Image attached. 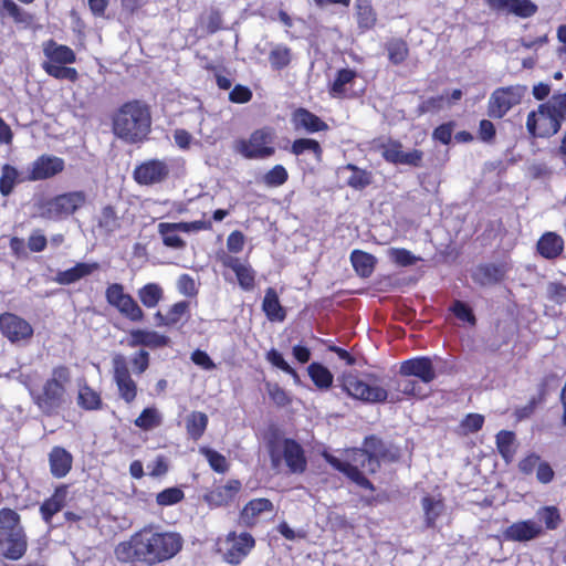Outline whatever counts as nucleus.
Here are the masks:
<instances>
[{
  "mask_svg": "<svg viewBox=\"0 0 566 566\" xmlns=\"http://www.w3.org/2000/svg\"><path fill=\"white\" fill-rule=\"evenodd\" d=\"M169 172L167 164L163 160L150 159L134 170V178L139 185H154L161 182Z\"/></svg>",
  "mask_w": 566,
  "mask_h": 566,
  "instance_id": "nucleus-18",
  "label": "nucleus"
},
{
  "mask_svg": "<svg viewBox=\"0 0 566 566\" xmlns=\"http://www.w3.org/2000/svg\"><path fill=\"white\" fill-rule=\"evenodd\" d=\"M19 172L18 170L10 166L4 165L2 168V175L0 178V192L3 196H8L11 193L15 182L18 181Z\"/></svg>",
  "mask_w": 566,
  "mask_h": 566,
  "instance_id": "nucleus-50",
  "label": "nucleus"
},
{
  "mask_svg": "<svg viewBox=\"0 0 566 566\" xmlns=\"http://www.w3.org/2000/svg\"><path fill=\"white\" fill-rule=\"evenodd\" d=\"M506 273L507 266L503 263L482 264L474 270L472 277L480 285H493L502 281Z\"/></svg>",
  "mask_w": 566,
  "mask_h": 566,
  "instance_id": "nucleus-23",
  "label": "nucleus"
},
{
  "mask_svg": "<svg viewBox=\"0 0 566 566\" xmlns=\"http://www.w3.org/2000/svg\"><path fill=\"white\" fill-rule=\"evenodd\" d=\"M105 297L109 305L115 307L123 316L132 322H140L144 312L132 295L125 293L124 286L119 283H112L105 291Z\"/></svg>",
  "mask_w": 566,
  "mask_h": 566,
  "instance_id": "nucleus-12",
  "label": "nucleus"
},
{
  "mask_svg": "<svg viewBox=\"0 0 566 566\" xmlns=\"http://www.w3.org/2000/svg\"><path fill=\"white\" fill-rule=\"evenodd\" d=\"M308 375L314 384L322 389H327L332 386L333 375L326 367L321 364H311L308 366Z\"/></svg>",
  "mask_w": 566,
  "mask_h": 566,
  "instance_id": "nucleus-42",
  "label": "nucleus"
},
{
  "mask_svg": "<svg viewBox=\"0 0 566 566\" xmlns=\"http://www.w3.org/2000/svg\"><path fill=\"white\" fill-rule=\"evenodd\" d=\"M361 450L370 455V458L377 459L379 464L380 460L395 461L397 459V454L388 450L384 442L374 436L365 439Z\"/></svg>",
  "mask_w": 566,
  "mask_h": 566,
  "instance_id": "nucleus-33",
  "label": "nucleus"
},
{
  "mask_svg": "<svg viewBox=\"0 0 566 566\" xmlns=\"http://www.w3.org/2000/svg\"><path fill=\"white\" fill-rule=\"evenodd\" d=\"M71 384V370L66 366H56L41 389H30V395L39 410L52 417L59 413L70 402L67 387Z\"/></svg>",
  "mask_w": 566,
  "mask_h": 566,
  "instance_id": "nucleus-3",
  "label": "nucleus"
},
{
  "mask_svg": "<svg viewBox=\"0 0 566 566\" xmlns=\"http://www.w3.org/2000/svg\"><path fill=\"white\" fill-rule=\"evenodd\" d=\"M4 11L17 23H28L31 21V15L23 11L13 0H2L0 15H2Z\"/></svg>",
  "mask_w": 566,
  "mask_h": 566,
  "instance_id": "nucleus-51",
  "label": "nucleus"
},
{
  "mask_svg": "<svg viewBox=\"0 0 566 566\" xmlns=\"http://www.w3.org/2000/svg\"><path fill=\"white\" fill-rule=\"evenodd\" d=\"M325 460L336 470L346 474L357 485L374 490L373 484L365 476L366 473H375L380 464L377 459L370 458L361 449L346 451L345 460H340L331 454H324Z\"/></svg>",
  "mask_w": 566,
  "mask_h": 566,
  "instance_id": "nucleus-6",
  "label": "nucleus"
},
{
  "mask_svg": "<svg viewBox=\"0 0 566 566\" xmlns=\"http://www.w3.org/2000/svg\"><path fill=\"white\" fill-rule=\"evenodd\" d=\"M357 19L360 28L370 29L376 23V13L371 7L370 0H357Z\"/></svg>",
  "mask_w": 566,
  "mask_h": 566,
  "instance_id": "nucleus-43",
  "label": "nucleus"
},
{
  "mask_svg": "<svg viewBox=\"0 0 566 566\" xmlns=\"http://www.w3.org/2000/svg\"><path fill=\"white\" fill-rule=\"evenodd\" d=\"M50 471L54 478H64L72 469L73 457L62 447H54L49 453Z\"/></svg>",
  "mask_w": 566,
  "mask_h": 566,
  "instance_id": "nucleus-25",
  "label": "nucleus"
},
{
  "mask_svg": "<svg viewBox=\"0 0 566 566\" xmlns=\"http://www.w3.org/2000/svg\"><path fill=\"white\" fill-rule=\"evenodd\" d=\"M169 337L161 335L155 331H145V346L149 348H158L168 345Z\"/></svg>",
  "mask_w": 566,
  "mask_h": 566,
  "instance_id": "nucleus-64",
  "label": "nucleus"
},
{
  "mask_svg": "<svg viewBox=\"0 0 566 566\" xmlns=\"http://www.w3.org/2000/svg\"><path fill=\"white\" fill-rule=\"evenodd\" d=\"M527 92L524 85H514L495 90L489 99V115L502 118L513 106L521 103Z\"/></svg>",
  "mask_w": 566,
  "mask_h": 566,
  "instance_id": "nucleus-11",
  "label": "nucleus"
},
{
  "mask_svg": "<svg viewBox=\"0 0 566 566\" xmlns=\"http://www.w3.org/2000/svg\"><path fill=\"white\" fill-rule=\"evenodd\" d=\"M28 541L20 515L11 509L0 510V557L10 560L22 558Z\"/></svg>",
  "mask_w": 566,
  "mask_h": 566,
  "instance_id": "nucleus-5",
  "label": "nucleus"
},
{
  "mask_svg": "<svg viewBox=\"0 0 566 566\" xmlns=\"http://www.w3.org/2000/svg\"><path fill=\"white\" fill-rule=\"evenodd\" d=\"M275 133L264 127L253 132L248 139L237 144V150L248 159H264L275 153Z\"/></svg>",
  "mask_w": 566,
  "mask_h": 566,
  "instance_id": "nucleus-9",
  "label": "nucleus"
},
{
  "mask_svg": "<svg viewBox=\"0 0 566 566\" xmlns=\"http://www.w3.org/2000/svg\"><path fill=\"white\" fill-rule=\"evenodd\" d=\"M163 226H169V223L161 222L158 224V232L163 237L164 244L172 249H182L185 241L177 234V231L174 229H165Z\"/></svg>",
  "mask_w": 566,
  "mask_h": 566,
  "instance_id": "nucleus-52",
  "label": "nucleus"
},
{
  "mask_svg": "<svg viewBox=\"0 0 566 566\" xmlns=\"http://www.w3.org/2000/svg\"><path fill=\"white\" fill-rule=\"evenodd\" d=\"M113 378L116 384L118 396L126 402L132 403L137 396V384L132 378L126 357L115 354L112 358Z\"/></svg>",
  "mask_w": 566,
  "mask_h": 566,
  "instance_id": "nucleus-13",
  "label": "nucleus"
},
{
  "mask_svg": "<svg viewBox=\"0 0 566 566\" xmlns=\"http://www.w3.org/2000/svg\"><path fill=\"white\" fill-rule=\"evenodd\" d=\"M268 394L270 398L273 400V402L280 407L287 406L290 403V397L285 392L284 389H282L276 384H268L266 385Z\"/></svg>",
  "mask_w": 566,
  "mask_h": 566,
  "instance_id": "nucleus-62",
  "label": "nucleus"
},
{
  "mask_svg": "<svg viewBox=\"0 0 566 566\" xmlns=\"http://www.w3.org/2000/svg\"><path fill=\"white\" fill-rule=\"evenodd\" d=\"M77 405L85 410H98L102 408V398L97 391L84 382L78 386Z\"/></svg>",
  "mask_w": 566,
  "mask_h": 566,
  "instance_id": "nucleus-35",
  "label": "nucleus"
},
{
  "mask_svg": "<svg viewBox=\"0 0 566 566\" xmlns=\"http://www.w3.org/2000/svg\"><path fill=\"white\" fill-rule=\"evenodd\" d=\"M447 103L448 102H447V96L446 95H439V96L430 97V98L423 101L419 105V113L420 114H424V113L439 112L440 109H442L447 105Z\"/></svg>",
  "mask_w": 566,
  "mask_h": 566,
  "instance_id": "nucleus-58",
  "label": "nucleus"
},
{
  "mask_svg": "<svg viewBox=\"0 0 566 566\" xmlns=\"http://www.w3.org/2000/svg\"><path fill=\"white\" fill-rule=\"evenodd\" d=\"M338 175L346 177V184L356 190H363L373 182V174L368 170L360 169L354 164H347L339 167L337 170Z\"/></svg>",
  "mask_w": 566,
  "mask_h": 566,
  "instance_id": "nucleus-24",
  "label": "nucleus"
},
{
  "mask_svg": "<svg viewBox=\"0 0 566 566\" xmlns=\"http://www.w3.org/2000/svg\"><path fill=\"white\" fill-rule=\"evenodd\" d=\"M355 76L356 73L349 69H343L338 71L337 76L332 84V93L335 96L342 95L344 93L345 85L350 83Z\"/></svg>",
  "mask_w": 566,
  "mask_h": 566,
  "instance_id": "nucleus-55",
  "label": "nucleus"
},
{
  "mask_svg": "<svg viewBox=\"0 0 566 566\" xmlns=\"http://www.w3.org/2000/svg\"><path fill=\"white\" fill-rule=\"evenodd\" d=\"M287 178L289 174L286 169L282 165H275L264 175L263 181L269 187H279L282 186Z\"/></svg>",
  "mask_w": 566,
  "mask_h": 566,
  "instance_id": "nucleus-53",
  "label": "nucleus"
},
{
  "mask_svg": "<svg viewBox=\"0 0 566 566\" xmlns=\"http://www.w3.org/2000/svg\"><path fill=\"white\" fill-rule=\"evenodd\" d=\"M188 308H189V303L185 302V301L174 304L170 307L168 314L166 315V319L163 324L164 325H174V324L178 323L180 321L181 316H184L188 312Z\"/></svg>",
  "mask_w": 566,
  "mask_h": 566,
  "instance_id": "nucleus-59",
  "label": "nucleus"
},
{
  "mask_svg": "<svg viewBox=\"0 0 566 566\" xmlns=\"http://www.w3.org/2000/svg\"><path fill=\"white\" fill-rule=\"evenodd\" d=\"M182 543V537L178 533L144 528L135 533L129 541L119 543L115 548V556L122 563L139 560L155 565L177 555Z\"/></svg>",
  "mask_w": 566,
  "mask_h": 566,
  "instance_id": "nucleus-1",
  "label": "nucleus"
},
{
  "mask_svg": "<svg viewBox=\"0 0 566 566\" xmlns=\"http://www.w3.org/2000/svg\"><path fill=\"white\" fill-rule=\"evenodd\" d=\"M255 541L249 533H241L237 535L234 532L228 534L226 538V551L223 559L232 565H238L248 556L254 547Z\"/></svg>",
  "mask_w": 566,
  "mask_h": 566,
  "instance_id": "nucleus-15",
  "label": "nucleus"
},
{
  "mask_svg": "<svg viewBox=\"0 0 566 566\" xmlns=\"http://www.w3.org/2000/svg\"><path fill=\"white\" fill-rule=\"evenodd\" d=\"M163 418L160 412L154 408H146L142 411L138 418L135 419L134 423L136 427L143 430H151L161 424Z\"/></svg>",
  "mask_w": 566,
  "mask_h": 566,
  "instance_id": "nucleus-41",
  "label": "nucleus"
},
{
  "mask_svg": "<svg viewBox=\"0 0 566 566\" xmlns=\"http://www.w3.org/2000/svg\"><path fill=\"white\" fill-rule=\"evenodd\" d=\"M97 227L105 234H111L119 228L118 217L112 206L102 209L97 219Z\"/></svg>",
  "mask_w": 566,
  "mask_h": 566,
  "instance_id": "nucleus-39",
  "label": "nucleus"
},
{
  "mask_svg": "<svg viewBox=\"0 0 566 566\" xmlns=\"http://www.w3.org/2000/svg\"><path fill=\"white\" fill-rule=\"evenodd\" d=\"M67 488L59 486L53 495L44 501V503L40 507V512L42 514L43 520L49 523L54 514L60 512L66 500Z\"/></svg>",
  "mask_w": 566,
  "mask_h": 566,
  "instance_id": "nucleus-31",
  "label": "nucleus"
},
{
  "mask_svg": "<svg viewBox=\"0 0 566 566\" xmlns=\"http://www.w3.org/2000/svg\"><path fill=\"white\" fill-rule=\"evenodd\" d=\"M543 534V527L539 522L534 520L518 521L503 531L506 541L528 542L539 537Z\"/></svg>",
  "mask_w": 566,
  "mask_h": 566,
  "instance_id": "nucleus-19",
  "label": "nucleus"
},
{
  "mask_svg": "<svg viewBox=\"0 0 566 566\" xmlns=\"http://www.w3.org/2000/svg\"><path fill=\"white\" fill-rule=\"evenodd\" d=\"M496 447L506 462H510L516 451L515 434L511 431H500L496 434Z\"/></svg>",
  "mask_w": 566,
  "mask_h": 566,
  "instance_id": "nucleus-38",
  "label": "nucleus"
},
{
  "mask_svg": "<svg viewBox=\"0 0 566 566\" xmlns=\"http://www.w3.org/2000/svg\"><path fill=\"white\" fill-rule=\"evenodd\" d=\"M262 310L271 322H283L285 318V310L281 305L279 295L273 287L266 289Z\"/></svg>",
  "mask_w": 566,
  "mask_h": 566,
  "instance_id": "nucleus-30",
  "label": "nucleus"
},
{
  "mask_svg": "<svg viewBox=\"0 0 566 566\" xmlns=\"http://www.w3.org/2000/svg\"><path fill=\"white\" fill-rule=\"evenodd\" d=\"M386 253L388 259L399 266H409L420 260L418 256L413 255L406 249L390 248Z\"/></svg>",
  "mask_w": 566,
  "mask_h": 566,
  "instance_id": "nucleus-49",
  "label": "nucleus"
},
{
  "mask_svg": "<svg viewBox=\"0 0 566 566\" xmlns=\"http://www.w3.org/2000/svg\"><path fill=\"white\" fill-rule=\"evenodd\" d=\"M48 245V239L42 232V230L36 229L33 230L28 238V248L32 252H41Z\"/></svg>",
  "mask_w": 566,
  "mask_h": 566,
  "instance_id": "nucleus-61",
  "label": "nucleus"
},
{
  "mask_svg": "<svg viewBox=\"0 0 566 566\" xmlns=\"http://www.w3.org/2000/svg\"><path fill=\"white\" fill-rule=\"evenodd\" d=\"M293 123L296 129L316 133L327 129V124L318 116L305 108H298L293 113Z\"/></svg>",
  "mask_w": 566,
  "mask_h": 566,
  "instance_id": "nucleus-27",
  "label": "nucleus"
},
{
  "mask_svg": "<svg viewBox=\"0 0 566 566\" xmlns=\"http://www.w3.org/2000/svg\"><path fill=\"white\" fill-rule=\"evenodd\" d=\"M269 61L274 70L284 69L292 61V52L286 45L276 44L269 54Z\"/></svg>",
  "mask_w": 566,
  "mask_h": 566,
  "instance_id": "nucleus-40",
  "label": "nucleus"
},
{
  "mask_svg": "<svg viewBox=\"0 0 566 566\" xmlns=\"http://www.w3.org/2000/svg\"><path fill=\"white\" fill-rule=\"evenodd\" d=\"M536 249L543 258L554 260L562 254L564 240L555 232H546L537 241Z\"/></svg>",
  "mask_w": 566,
  "mask_h": 566,
  "instance_id": "nucleus-26",
  "label": "nucleus"
},
{
  "mask_svg": "<svg viewBox=\"0 0 566 566\" xmlns=\"http://www.w3.org/2000/svg\"><path fill=\"white\" fill-rule=\"evenodd\" d=\"M546 293L548 298L557 304L566 302V286L562 283L551 282L547 285Z\"/></svg>",
  "mask_w": 566,
  "mask_h": 566,
  "instance_id": "nucleus-63",
  "label": "nucleus"
},
{
  "mask_svg": "<svg viewBox=\"0 0 566 566\" xmlns=\"http://www.w3.org/2000/svg\"><path fill=\"white\" fill-rule=\"evenodd\" d=\"M42 67L49 75L59 80H69L71 82H75L78 77L77 71L74 67L65 66V64L44 62Z\"/></svg>",
  "mask_w": 566,
  "mask_h": 566,
  "instance_id": "nucleus-44",
  "label": "nucleus"
},
{
  "mask_svg": "<svg viewBox=\"0 0 566 566\" xmlns=\"http://www.w3.org/2000/svg\"><path fill=\"white\" fill-rule=\"evenodd\" d=\"M43 53L48 57V62L54 64H71L76 60L74 51L62 44H57L55 41L50 40L44 44Z\"/></svg>",
  "mask_w": 566,
  "mask_h": 566,
  "instance_id": "nucleus-28",
  "label": "nucleus"
},
{
  "mask_svg": "<svg viewBox=\"0 0 566 566\" xmlns=\"http://www.w3.org/2000/svg\"><path fill=\"white\" fill-rule=\"evenodd\" d=\"M352 264L361 277H368L375 268L376 259L366 252L360 250H354L350 254Z\"/></svg>",
  "mask_w": 566,
  "mask_h": 566,
  "instance_id": "nucleus-34",
  "label": "nucleus"
},
{
  "mask_svg": "<svg viewBox=\"0 0 566 566\" xmlns=\"http://www.w3.org/2000/svg\"><path fill=\"white\" fill-rule=\"evenodd\" d=\"M184 499V492L179 488H168L157 494V503L163 506L174 505Z\"/></svg>",
  "mask_w": 566,
  "mask_h": 566,
  "instance_id": "nucleus-56",
  "label": "nucleus"
},
{
  "mask_svg": "<svg viewBox=\"0 0 566 566\" xmlns=\"http://www.w3.org/2000/svg\"><path fill=\"white\" fill-rule=\"evenodd\" d=\"M273 504L268 499L251 500L241 511V520L245 525H253L256 517L264 512H272Z\"/></svg>",
  "mask_w": 566,
  "mask_h": 566,
  "instance_id": "nucleus-32",
  "label": "nucleus"
},
{
  "mask_svg": "<svg viewBox=\"0 0 566 566\" xmlns=\"http://www.w3.org/2000/svg\"><path fill=\"white\" fill-rule=\"evenodd\" d=\"M422 509L424 511L426 523L428 526H433L436 520L443 510V504L440 500H434L430 496L422 499Z\"/></svg>",
  "mask_w": 566,
  "mask_h": 566,
  "instance_id": "nucleus-47",
  "label": "nucleus"
},
{
  "mask_svg": "<svg viewBox=\"0 0 566 566\" xmlns=\"http://www.w3.org/2000/svg\"><path fill=\"white\" fill-rule=\"evenodd\" d=\"M0 331L12 344H28L33 337L31 324L13 313L0 315Z\"/></svg>",
  "mask_w": 566,
  "mask_h": 566,
  "instance_id": "nucleus-14",
  "label": "nucleus"
},
{
  "mask_svg": "<svg viewBox=\"0 0 566 566\" xmlns=\"http://www.w3.org/2000/svg\"><path fill=\"white\" fill-rule=\"evenodd\" d=\"M381 156L386 161L395 165L419 167L421 166L423 153L418 149L405 150L400 143L390 142L382 146Z\"/></svg>",
  "mask_w": 566,
  "mask_h": 566,
  "instance_id": "nucleus-16",
  "label": "nucleus"
},
{
  "mask_svg": "<svg viewBox=\"0 0 566 566\" xmlns=\"http://www.w3.org/2000/svg\"><path fill=\"white\" fill-rule=\"evenodd\" d=\"M223 266L232 270L237 276L240 287L244 291H251L255 285V271L252 266L239 258L223 254L220 258Z\"/></svg>",
  "mask_w": 566,
  "mask_h": 566,
  "instance_id": "nucleus-20",
  "label": "nucleus"
},
{
  "mask_svg": "<svg viewBox=\"0 0 566 566\" xmlns=\"http://www.w3.org/2000/svg\"><path fill=\"white\" fill-rule=\"evenodd\" d=\"M137 296L144 306L153 308L161 301L164 290L157 283H148L138 290Z\"/></svg>",
  "mask_w": 566,
  "mask_h": 566,
  "instance_id": "nucleus-37",
  "label": "nucleus"
},
{
  "mask_svg": "<svg viewBox=\"0 0 566 566\" xmlns=\"http://www.w3.org/2000/svg\"><path fill=\"white\" fill-rule=\"evenodd\" d=\"M272 467L279 470L282 460L285 461L292 473H303L306 469V459L303 448L292 439H276L269 446Z\"/></svg>",
  "mask_w": 566,
  "mask_h": 566,
  "instance_id": "nucleus-7",
  "label": "nucleus"
},
{
  "mask_svg": "<svg viewBox=\"0 0 566 566\" xmlns=\"http://www.w3.org/2000/svg\"><path fill=\"white\" fill-rule=\"evenodd\" d=\"M227 492H228L227 489H223L222 486H218L207 495V501L209 502L210 505H213V506L226 505L234 499L232 495L228 494Z\"/></svg>",
  "mask_w": 566,
  "mask_h": 566,
  "instance_id": "nucleus-60",
  "label": "nucleus"
},
{
  "mask_svg": "<svg viewBox=\"0 0 566 566\" xmlns=\"http://www.w3.org/2000/svg\"><path fill=\"white\" fill-rule=\"evenodd\" d=\"M399 373L403 377H417L424 384L431 382L437 376L432 360L428 357H417L403 361Z\"/></svg>",
  "mask_w": 566,
  "mask_h": 566,
  "instance_id": "nucleus-21",
  "label": "nucleus"
},
{
  "mask_svg": "<svg viewBox=\"0 0 566 566\" xmlns=\"http://www.w3.org/2000/svg\"><path fill=\"white\" fill-rule=\"evenodd\" d=\"M368 377L370 381H365L352 373L344 374L340 379L342 387L350 397L368 403L396 402L401 399L400 394L420 395L417 382L408 378L395 379L386 388L376 384L374 375Z\"/></svg>",
  "mask_w": 566,
  "mask_h": 566,
  "instance_id": "nucleus-2",
  "label": "nucleus"
},
{
  "mask_svg": "<svg viewBox=\"0 0 566 566\" xmlns=\"http://www.w3.org/2000/svg\"><path fill=\"white\" fill-rule=\"evenodd\" d=\"M150 113L140 102H129L120 107L114 119V133L128 143L143 140L150 130Z\"/></svg>",
  "mask_w": 566,
  "mask_h": 566,
  "instance_id": "nucleus-4",
  "label": "nucleus"
},
{
  "mask_svg": "<svg viewBox=\"0 0 566 566\" xmlns=\"http://www.w3.org/2000/svg\"><path fill=\"white\" fill-rule=\"evenodd\" d=\"M266 359L275 367L280 368L281 370L290 374L295 381H298V375L297 373L285 361L282 354L277 352L276 349H271L266 354Z\"/></svg>",
  "mask_w": 566,
  "mask_h": 566,
  "instance_id": "nucleus-57",
  "label": "nucleus"
},
{
  "mask_svg": "<svg viewBox=\"0 0 566 566\" xmlns=\"http://www.w3.org/2000/svg\"><path fill=\"white\" fill-rule=\"evenodd\" d=\"M64 160L56 156L42 155L29 168L28 180L36 181L52 178L63 171Z\"/></svg>",
  "mask_w": 566,
  "mask_h": 566,
  "instance_id": "nucleus-17",
  "label": "nucleus"
},
{
  "mask_svg": "<svg viewBox=\"0 0 566 566\" xmlns=\"http://www.w3.org/2000/svg\"><path fill=\"white\" fill-rule=\"evenodd\" d=\"M537 515L544 521L546 528L555 530L558 527L562 518L555 506H545L538 510Z\"/></svg>",
  "mask_w": 566,
  "mask_h": 566,
  "instance_id": "nucleus-54",
  "label": "nucleus"
},
{
  "mask_svg": "<svg viewBox=\"0 0 566 566\" xmlns=\"http://www.w3.org/2000/svg\"><path fill=\"white\" fill-rule=\"evenodd\" d=\"M486 2L493 10L512 12L523 18L531 17L536 11V6L530 0H486Z\"/></svg>",
  "mask_w": 566,
  "mask_h": 566,
  "instance_id": "nucleus-22",
  "label": "nucleus"
},
{
  "mask_svg": "<svg viewBox=\"0 0 566 566\" xmlns=\"http://www.w3.org/2000/svg\"><path fill=\"white\" fill-rule=\"evenodd\" d=\"M98 269L97 263H77L75 266L65 271H60L54 281L59 284L67 285L90 275Z\"/></svg>",
  "mask_w": 566,
  "mask_h": 566,
  "instance_id": "nucleus-29",
  "label": "nucleus"
},
{
  "mask_svg": "<svg viewBox=\"0 0 566 566\" xmlns=\"http://www.w3.org/2000/svg\"><path fill=\"white\" fill-rule=\"evenodd\" d=\"M87 200L84 191H70L48 200L42 206L41 216L49 220H60L81 209Z\"/></svg>",
  "mask_w": 566,
  "mask_h": 566,
  "instance_id": "nucleus-10",
  "label": "nucleus"
},
{
  "mask_svg": "<svg viewBox=\"0 0 566 566\" xmlns=\"http://www.w3.org/2000/svg\"><path fill=\"white\" fill-rule=\"evenodd\" d=\"M208 426V416L200 411H192L186 418V429L189 437L198 440L202 437Z\"/></svg>",
  "mask_w": 566,
  "mask_h": 566,
  "instance_id": "nucleus-36",
  "label": "nucleus"
},
{
  "mask_svg": "<svg viewBox=\"0 0 566 566\" xmlns=\"http://www.w3.org/2000/svg\"><path fill=\"white\" fill-rule=\"evenodd\" d=\"M199 452L202 455H205V458L207 459V461L209 462V465L211 467V469L213 471H216L218 473H224L228 471L229 463H228L226 457L222 455L221 453H219L218 451L212 450L207 447H201L199 449Z\"/></svg>",
  "mask_w": 566,
  "mask_h": 566,
  "instance_id": "nucleus-45",
  "label": "nucleus"
},
{
  "mask_svg": "<svg viewBox=\"0 0 566 566\" xmlns=\"http://www.w3.org/2000/svg\"><path fill=\"white\" fill-rule=\"evenodd\" d=\"M386 48L390 62L396 65L402 63L408 56L409 50L402 40H391Z\"/></svg>",
  "mask_w": 566,
  "mask_h": 566,
  "instance_id": "nucleus-48",
  "label": "nucleus"
},
{
  "mask_svg": "<svg viewBox=\"0 0 566 566\" xmlns=\"http://www.w3.org/2000/svg\"><path fill=\"white\" fill-rule=\"evenodd\" d=\"M560 126L562 122L549 101L538 105L536 111L527 115L526 129L532 137H551L560 129Z\"/></svg>",
  "mask_w": 566,
  "mask_h": 566,
  "instance_id": "nucleus-8",
  "label": "nucleus"
},
{
  "mask_svg": "<svg viewBox=\"0 0 566 566\" xmlns=\"http://www.w3.org/2000/svg\"><path fill=\"white\" fill-rule=\"evenodd\" d=\"M306 151H311L314 155V158L319 161L322 157V148L318 142L310 138H300L294 140L292 145V153L294 155H302Z\"/></svg>",
  "mask_w": 566,
  "mask_h": 566,
  "instance_id": "nucleus-46",
  "label": "nucleus"
}]
</instances>
